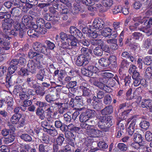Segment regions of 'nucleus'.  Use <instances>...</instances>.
I'll list each match as a JSON object with an SVG mask.
<instances>
[{
    "label": "nucleus",
    "mask_w": 152,
    "mask_h": 152,
    "mask_svg": "<svg viewBox=\"0 0 152 152\" xmlns=\"http://www.w3.org/2000/svg\"><path fill=\"white\" fill-rule=\"evenodd\" d=\"M11 15L7 12H0V19L4 18L2 22V28L4 31L8 35L10 34L11 28L13 23V20L10 19Z\"/></svg>",
    "instance_id": "1"
},
{
    "label": "nucleus",
    "mask_w": 152,
    "mask_h": 152,
    "mask_svg": "<svg viewBox=\"0 0 152 152\" xmlns=\"http://www.w3.org/2000/svg\"><path fill=\"white\" fill-rule=\"evenodd\" d=\"M11 123L13 124H17L19 127H23L25 125V119L18 114L14 115L10 119Z\"/></svg>",
    "instance_id": "2"
},
{
    "label": "nucleus",
    "mask_w": 152,
    "mask_h": 152,
    "mask_svg": "<svg viewBox=\"0 0 152 152\" xmlns=\"http://www.w3.org/2000/svg\"><path fill=\"white\" fill-rule=\"evenodd\" d=\"M60 36L62 41L61 48L64 49H70V48L69 44L70 35L68 36L66 33L61 32L60 34Z\"/></svg>",
    "instance_id": "3"
},
{
    "label": "nucleus",
    "mask_w": 152,
    "mask_h": 152,
    "mask_svg": "<svg viewBox=\"0 0 152 152\" xmlns=\"http://www.w3.org/2000/svg\"><path fill=\"white\" fill-rule=\"evenodd\" d=\"M37 67L39 69L41 68L42 65L40 64V63H35L32 60L28 61L27 66V69L28 71L31 72L32 73H34L36 72Z\"/></svg>",
    "instance_id": "4"
},
{
    "label": "nucleus",
    "mask_w": 152,
    "mask_h": 152,
    "mask_svg": "<svg viewBox=\"0 0 152 152\" xmlns=\"http://www.w3.org/2000/svg\"><path fill=\"white\" fill-rule=\"evenodd\" d=\"M88 57L84 55H80L78 56L75 61L76 64L79 66H85L89 62Z\"/></svg>",
    "instance_id": "5"
},
{
    "label": "nucleus",
    "mask_w": 152,
    "mask_h": 152,
    "mask_svg": "<svg viewBox=\"0 0 152 152\" xmlns=\"http://www.w3.org/2000/svg\"><path fill=\"white\" fill-rule=\"evenodd\" d=\"M136 121L135 118L133 116H131L128 119V123L130 122L131 123L127 129V131L128 133L131 136L132 135L134 132Z\"/></svg>",
    "instance_id": "6"
},
{
    "label": "nucleus",
    "mask_w": 152,
    "mask_h": 152,
    "mask_svg": "<svg viewBox=\"0 0 152 152\" xmlns=\"http://www.w3.org/2000/svg\"><path fill=\"white\" fill-rule=\"evenodd\" d=\"M92 26L96 30H101L104 26V23L101 18H96L94 19L92 23Z\"/></svg>",
    "instance_id": "7"
},
{
    "label": "nucleus",
    "mask_w": 152,
    "mask_h": 152,
    "mask_svg": "<svg viewBox=\"0 0 152 152\" xmlns=\"http://www.w3.org/2000/svg\"><path fill=\"white\" fill-rule=\"evenodd\" d=\"M98 126L102 131H106L108 127L105 123L106 119V116H100L98 118Z\"/></svg>",
    "instance_id": "8"
},
{
    "label": "nucleus",
    "mask_w": 152,
    "mask_h": 152,
    "mask_svg": "<svg viewBox=\"0 0 152 152\" xmlns=\"http://www.w3.org/2000/svg\"><path fill=\"white\" fill-rule=\"evenodd\" d=\"M4 38V39H3V42L1 44H0V45H3L4 46L0 47V54L4 53L5 50H8L9 49L10 46L9 43L6 42L5 41L7 42L9 40L10 38L8 36H5V37L3 36Z\"/></svg>",
    "instance_id": "9"
},
{
    "label": "nucleus",
    "mask_w": 152,
    "mask_h": 152,
    "mask_svg": "<svg viewBox=\"0 0 152 152\" xmlns=\"http://www.w3.org/2000/svg\"><path fill=\"white\" fill-rule=\"evenodd\" d=\"M82 31L83 33L86 34V36L91 38H96L98 36V34L95 30L92 31L87 27L84 28L82 29Z\"/></svg>",
    "instance_id": "10"
},
{
    "label": "nucleus",
    "mask_w": 152,
    "mask_h": 152,
    "mask_svg": "<svg viewBox=\"0 0 152 152\" xmlns=\"http://www.w3.org/2000/svg\"><path fill=\"white\" fill-rule=\"evenodd\" d=\"M91 127L89 130L87 131V134L90 137H99L101 135L102 132L98 130Z\"/></svg>",
    "instance_id": "11"
},
{
    "label": "nucleus",
    "mask_w": 152,
    "mask_h": 152,
    "mask_svg": "<svg viewBox=\"0 0 152 152\" xmlns=\"http://www.w3.org/2000/svg\"><path fill=\"white\" fill-rule=\"evenodd\" d=\"M141 105L143 108H146L152 112V100L150 99H143L141 102Z\"/></svg>",
    "instance_id": "12"
},
{
    "label": "nucleus",
    "mask_w": 152,
    "mask_h": 152,
    "mask_svg": "<svg viewBox=\"0 0 152 152\" xmlns=\"http://www.w3.org/2000/svg\"><path fill=\"white\" fill-rule=\"evenodd\" d=\"M120 109H123L124 112L123 113V115H125L129 113V111L132 109V107L131 105L127 103L122 104L120 105Z\"/></svg>",
    "instance_id": "13"
},
{
    "label": "nucleus",
    "mask_w": 152,
    "mask_h": 152,
    "mask_svg": "<svg viewBox=\"0 0 152 152\" xmlns=\"http://www.w3.org/2000/svg\"><path fill=\"white\" fill-rule=\"evenodd\" d=\"M100 82H94V84L101 88H103L104 87V85L108 82V79L105 78H100L99 79Z\"/></svg>",
    "instance_id": "14"
},
{
    "label": "nucleus",
    "mask_w": 152,
    "mask_h": 152,
    "mask_svg": "<svg viewBox=\"0 0 152 152\" xmlns=\"http://www.w3.org/2000/svg\"><path fill=\"white\" fill-rule=\"evenodd\" d=\"M89 87V86L87 85L86 86H80V89L83 92V95L84 96H89L91 91Z\"/></svg>",
    "instance_id": "15"
},
{
    "label": "nucleus",
    "mask_w": 152,
    "mask_h": 152,
    "mask_svg": "<svg viewBox=\"0 0 152 152\" xmlns=\"http://www.w3.org/2000/svg\"><path fill=\"white\" fill-rule=\"evenodd\" d=\"M73 10H68L67 8L63 9L61 11V13L62 14H67L72 12L73 14H76L78 13L80 10L77 7H74Z\"/></svg>",
    "instance_id": "16"
},
{
    "label": "nucleus",
    "mask_w": 152,
    "mask_h": 152,
    "mask_svg": "<svg viewBox=\"0 0 152 152\" xmlns=\"http://www.w3.org/2000/svg\"><path fill=\"white\" fill-rule=\"evenodd\" d=\"M23 25V24L21 23L20 24L17 21L15 22L14 25L15 30H16L17 31H19V35H20V36H21L22 35V28Z\"/></svg>",
    "instance_id": "17"
},
{
    "label": "nucleus",
    "mask_w": 152,
    "mask_h": 152,
    "mask_svg": "<svg viewBox=\"0 0 152 152\" xmlns=\"http://www.w3.org/2000/svg\"><path fill=\"white\" fill-rule=\"evenodd\" d=\"M77 43V39L74 36L70 35L69 44L70 43L69 45L70 48L69 49L76 46Z\"/></svg>",
    "instance_id": "18"
},
{
    "label": "nucleus",
    "mask_w": 152,
    "mask_h": 152,
    "mask_svg": "<svg viewBox=\"0 0 152 152\" xmlns=\"http://www.w3.org/2000/svg\"><path fill=\"white\" fill-rule=\"evenodd\" d=\"M113 112V107L111 105H109L106 107L101 111L102 115H104L110 114Z\"/></svg>",
    "instance_id": "19"
},
{
    "label": "nucleus",
    "mask_w": 152,
    "mask_h": 152,
    "mask_svg": "<svg viewBox=\"0 0 152 152\" xmlns=\"http://www.w3.org/2000/svg\"><path fill=\"white\" fill-rule=\"evenodd\" d=\"M88 67V70L89 71L91 75H92V76H93V75L95 74V77H97L98 75L96 73L99 71V69L96 67L93 66H90Z\"/></svg>",
    "instance_id": "20"
},
{
    "label": "nucleus",
    "mask_w": 152,
    "mask_h": 152,
    "mask_svg": "<svg viewBox=\"0 0 152 152\" xmlns=\"http://www.w3.org/2000/svg\"><path fill=\"white\" fill-rule=\"evenodd\" d=\"M112 29L108 27L105 28L101 31V35L104 37H109L111 35Z\"/></svg>",
    "instance_id": "21"
},
{
    "label": "nucleus",
    "mask_w": 152,
    "mask_h": 152,
    "mask_svg": "<svg viewBox=\"0 0 152 152\" xmlns=\"http://www.w3.org/2000/svg\"><path fill=\"white\" fill-rule=\"evenodd\" d=\"M107 42L111 44V48L113 50H115L118 48V46L116 44L117 40L115 39H110L107 40Z\"/></svg>",
    "instance_id": "22"
},
{
    "label": "nucleus",
    "mask_w": 152,
    "mask_h": 152,
    "mask_svg": "<svg viewBox=\"0 0 152 152\" xmlns=\"http://www.w3.org/2000/svg\"><path fill=\"white\" fill-rule=\"evenodd\" d=\"M134 142L145 144V142L142 141V138L140 134L138 133H134Z\"/></svg>",
    "instance_id": "23"
},
{
    "label": "nucleus",
    "mask_w": 152,
    "mask_h": 152,
    "mask_svg": "<svg viewBox=\"0 0 152 152\" xmlns=\"http://www.w3.org/2000/svg\"><path fill=\"white\" fill-rule=\"evenodd\" d=\"M99 63L101 66L105 67L108 66L110 64L109 60L104 58H102L99 60Z\"/></svg>",
    "instance_id": "24"
},
{
    "label": "nucleus",
    "mask_w": 152,
    "mask_h": 152,
    "mask_svg": "<svg viewBox=\"0 0 152 152\" xmlns=\"http://www.w3.org/2000/svg\"><path fill=\"white\" fill-rule=\"evenodd\" d=\"M5 103H6L8 107H11L13 105L14 102L12 98L9 96L6 97L4 99Z\"/></svg>",
    "instance_id": "25"
},
{
    "label": "nucleus",
    "mask_w": 152,
    "mask_h": 152,
    "mask_svg": "<svg viewBox=\"0 0 152 152\" xmlns=\"http://www.w3.org/2000/svg\"><path fill=\"white\" fill-rule=\"evenodd\" d=\"M32 103L31 101L30 100H25L21 106V110L23 111H25L26 110V107L31 105Z\"/></svg>",
    "instance_id": "26"
},
{
    "label": "nucleus",
    "mask_w": 152,
    "mask_h": 152,
    "mask_svg": "<svg viewBox=\"0 0 152 152\" xmlns=\"http://www.w3.org/2000/svg\"><path fill=\"white\" fill-rule=\"evenodd\" d=\"M151 9L152 10L151 11L150 10L148 11L145 13L146 17L145 18H142L141 17L140 18H137L135 19V20H137L138 22H140L141 23H143L144 20V19H145V18L148 17V16H149L150 15L152 14V13L151 12L152 11V9Z\"/></svg>",
    "instance_id": "27"
},
{
    "label": "nucleus",
    "mask_w": 152,
    "mask_h": 152,
    "mask_svg": "<svg viewBox=\"0 0 152 152\" xmlns=\"http://www.w3.org/2000/svg\"><path fill=\"white\" fill-rule=\"evenodd\" d=\"M150 126L149 123L146 121H143L141 122L140 124V126L142 129L147 130L149 128Z\"/></svg>",
    "instance_id": "28"
},
{
    "label": "nucleus",
    "mask_w": 152,
    "mask_h": 152,
    "mask_svg": "<svg viewBox=\"0 0 152 152\" xmlns=\"http://www.w3.org/2000/svg\"><path fill=\"white\" fill-rule=\"evenodd\" d=\"M64 140V135L62 134H60L57 137L56 140V142L57 145H61L63 143Z\"/></svg>",
    "instance_id": "29"
},
{
    "label": "nucleus",
    "mask_w": 152,
    "mask_h": 152,
    "mask_svg": "<svg viewBox=\"0 0 152 152\" xmlns=\"http://www.w3.org/2000/svg\"><path fill=\"white\" fill-rule=\"evenodd\" d=\"M102 3L104 6L106 7H110L113 4L112 0H102Z\"/></svg>",
    "instance_id": "30"
},
{
    "label": "nucleus",
    "mask_w": 152,
    "mask_h": 152,
    "mask_svg": "<svg viewBox=\"0 0 152 152\" xmlns=\"http://www.w3.org/2000/svg\"><path fill=\"white\" fill-rule=\"evenodd\" d=\"M146 78L150 79L152 76V68L151 67H148L147 68L145 75Z\"/></svg>",
    "instance_id": "31"
},
{
    "label": "nucleus",
    "mask_w": 152,
    "mask_h": 152,
    "mask_svg": "<svg viewBox=\"0 0 152 152\" xmlns=\"http://www.w3.org/2000/svg\"><path fill=\"white\" fill-rule=\"evenodd\" d=\"M49 50L48 49L45 45L44 44H42L39 52L48 55V52L49 53Z\"/></svg>",
    "instance_id": "32"
},
{
    "label": "nucleus",
    "mask_w": 152,
    "mask_h": 152,
    "mask_svg": "<svg viewBox=\"0 0 152 152\" xmlns=\"http://www.w3.org/2000/svg\"><path fill=\"white\" fill-rule=\"evenodd\" d=\"M93 53L95 55L101 56L102 54L103 51L101 48L97 47L94 50Z\"/></svg>",
    "instance_id": "33"
},
{
    "label": "nucleus",
    "mask_w": 152,
    "mask_h": 152,
    "mask_svg": "<svg viewBox=\"0 0 152 152\" xmlns=\"http://www.w3.org/2000/svg\"><path fill=\"white\" fill-rule=\"evenodd\" d=\"M20 137L21 139L27 142H31L32 140L31 136L27 134H23L20 136Z\"/></svg>",
    "instance_id": "34"
},
{
    "label": "nucleus",
    "mask_w": 152,
    "mask_h": 152,
    "mask_svg": "<svg viewBox=\"0 0 152 152\" xmlns=\"http://www.w3.org/2000/svg\"><path fill=\"white\" fill-rule=\"evenodd\" d=\"M152 40L150 39H148L145 40L143 42L142 45V47L148 48L150 47L151 46Z\"/></svg>",
    "instance_id": "35"
},
{
    "label": "nucleus",
    "mask_w": 152,
    "mask_h": 152,
    "mask_svg": "<svg viewBox=\"0 0 152 152\" xmlns=\"http://www.w3.org/2000/svg\"><path fill=\"white\" fill-rule=\"evenodd\" d=\"M44 131L47 132L49 134L53 136L56 135L58 134L57 131L54 129H44Z\"/></svg>",
    "instance_id": "36"
},
{
    "label": "nucleus",
    "mask_w": 152,
    "mask_h": 152,
    "mask_svg": "<svg viewBox=\"0 0 152 152\" xmlns=\"http://www.w3.org/2000/svg\"><path fill=\"white\" fill-rule=\"evenodd\" d=\"M88 118L94 117L96 115V112L94 110L88 109L86 112Z\"/></svg>",
    "instance_id": "37"
},
{
    "label": "nucleus",
    "mask_w": 152,
    "mask_h": 152,
    "mask_svg": "<svg viewBox=\"0 0 152 152\" xmlns=\"http://www.w3.org/2000/svg\"><path fill=\"white\" fill-rule=\"evenodd\" d=\"M19 97L22 100H26L29 99V96L28 95L26 92H22L19 94Z\"/></svg>",
    "instance_id": "38"
},
{
    "label": "nucleus",
    "mask_w": 152,
    "mask_h": 152,
    "mask_svg": "<svg viewBox=\"0 0 152 152\" xmlns=\"http://www.w3.org/2000/svg\"><path fill=\"white\" fill-rule=\"evenodd\" d=\"M89 119L86 113L81 114L80 117L79 119L81 122H85Z\"/></svg>",
    "instance_id": "39"
},
{
    "label": "nucleus",
    "mask_w": 152,
    "mask_h": 152,
    "mask_svg": "<svg viewBox=\"0 0 152 152\" xmlns=\"http://www.w3.org/2000/svg\"><path fill=\"white\" fill-rule=\"evenodd\" d=\"M112 117L108 116L106 117V119L105 121V123L108 127H109L113 124L112 121Z\"/></svg>",
    "instance_id": "40"
},
{
    "label": "nucleus",
    "mask_w": 152,
    "mask_h": 152,
    "mask_svg": "<svg viewBox=\"0 0 152 152\" xmlns=\"http://www.w3.org/2000/svg\"><path fill=\"white\" fill-rule=\"evenodd\" d=\"M37 114L39 116L40 118L42 120L44 119L45 118L44 112L42 110L38 108L36 112Z\"/></svg>",
    "instance_id": "41"
},
{
    "label": "nucleus",
    "mask_w": 152,
    "mask_h": 152,
    "mask_svg": "<svg viewBox=\"0 0 152 152\" xmlns=\"http://www.w3.org/2000/svg\"><path fill=\"white\" fill-rule=\"evenodd\" d=\"M101 75L104 78L107 79L112 77L113 75L112 73L107 72H102L101 73Z\"/></svg>",
    "instance_id": "42"
},
{
    "label": "nucleus",
    "mask_w": 152,
    "mask_h": 152,
    "mask_svg": "<svg viewBox=\"0 0 152 152\" xmlns=\"http://www.w3.org/2000/svg\"><path fill=\"white\" fill-rule=\"evenodd\" d=\"M15 139V136L14 135H10L8 137L5 138L4 141L6 143L8 144L12 142Z\"/></svg>",
    "instance_id": "43"
},
{
    "label": "nucleus",
    "mask_w": 152,
    "mask_h": 152,
    "mask_svg": "<svg viewBox=\"0 0 152 152\" xmlns=\"http://www.w3.org/2000/svg\"><path fill=\"white\" fill-rule=\"evenodd\" d=\"M80 126L83 129H85L86 131L87 134V131L90 129L91 127H92V126L89 125L85 123H82L80 124Z\"/></svg>",
    "instance_id": "44"
},
{
    "label": "nucleus",
    "mask_w": 152,
    "mask_h": 152,
    "mask_svg": "<svg viewBox=\"0 0 152 152\" xmlns=\"http://www.w3.org/2000/svg\"><path fill=\"white\" fill-rule=\"evenodd\" d=\"M112 101V98L109 95H106L104 97V102L106 104H110Z\"/></svg>",
    "instance_id": "45"
},
{
    "label": "nucleus",
    "mask_w": 152,
    "mask_h": 152,
    "mask_svg": "<svg viewBox=\"0 0 152 152\" xmlns=\"http://www.w3.org/2000/svg\"><path fill=\"white\" fill-rule=\"evenodd\" d=\"M129 7L127 5H126L125 6L123 7H121V12L125 15H128L129 12Z\"/></svg>",
    "instance_id": "46"
},
{
    "label": "nucleus",
    "mask_w": 152,
    "mask_h": 152,
    "mask_svg": "<svg viewBox=\"0 0 152 152\" xmlns=\"http://www.w3.org/2000/svg\"><path fill=\"white\" fill-rule=\"evenodd\" d=\"M145 138L147 141L152 140V133L149 131H147L145 132Z\"/></svg>",
    "instance_id": "47"
},
{
    "label": "nucleus",
    "mask_w": 152,
    "mask_h": 152,
    "mask_svg": "<svg viewBox=\"0 0 152 152\" xmlns=\"http://www.w3.org/2000/svg\"><path fill=\"white\" fill-rule=\"evenodd\" d=\"M81 73L83 75L87 76H92V75H91L89 71L88 70V67L86 69L85 68H83L81 70Z\"/></svg>",
    "instance_id": "48"
},
{
    "label": "nucleus",
    "mask_w": 152,
    "mask_h": 152,
    "mask_svg": "<svg viewBox=\"0 0 152 152\" xmlns=\"http://www.w3.org/2000/svg\"><path fill=\"white\" fill-rule=\"evenodd\" d=\"M43 55L41 54L37 53V55L35 58V59L37 61L36 63H40L39 61L43 60Z\"/></svg>",
    "instance_id": "49"
},
{
    "label": "nucleus",
    "mask_w": 152,
    "mask_h": 152,
    "mask_svg": "<svg viewBox=\"0 0 152 152\" xmlns=\"http://www.w3.org/2000/svg\"><path fill=\"white\" fill-rule=\"evenodd\" d=\"M118 147L122 151H126L127 148V146L123 143H119L118 145Z\"/></svg>",
    "instance_id": "50"
},
{
    "label": "nucleus",
    "mask_w": 152,
    "mask_h": 152,
    "mask_svg": "<svg viewBox=\"0 0 152 152\" xmlns=\"http://www.w3.org/2000/svg\"><path fill=\"white\" fill-rule=\"evenodd\" d=\"M42 44L38 42L34 43L33 45L34 49L36 51L39 52Z\"/></svg>",
    "instance_id": "51"
},
{
    "label": "nucleus",
    "mask_w": 152,
    "mask_h": 152,
    "mask_svg": "<svg viewBox=\"0 0 152 152\" xmlns=\"http://www.w3.org/2000/svg\"><path fill=\"white\" fill-rule=\"evenodd\" d=\"M93 45H95L100 46L101 47L104 44L103 41L101 40L94 39L92 42Z\"/></svg>",
    "instance_id": "52"
},
{
    "label": "nucleus",
    "mask_w": 152,
    "mask_h": 152,
    "mask_svg": "<svg viewBox=\"0 0 152 152\" xmlns=\"http://www.w3.org/2000/svg\"><path fill=\"white\" fill-rule=\"evenodd\" d=\"M37 24L39 27H42L44 25V20L40 18H38L36 20Z\"/></svg>",
    "instance_id": "53"
},
{
    "label": "nucleus",
    "mask_w": 152,
    "mask_h": 152,
    "mask_svg": "<svg viewBox=\"0 0 152 152\" xmlns=\"http://www.w3.org/2000/svg\"><path fill=\"white\" fill-rule=\"evenodd\" d=\"M28 69L22 68L19 72V74L21 76H27L28 75Z\"/></svg>",
    "instance_id": "54"
},
{
    "label": "nucleus",
    "mask_w": 152,
    "mask_h": 152,
    "mask_svg": "<svg viewBox=\"0 0 152 152\" xmlns=\"http://www.w3.org/2000/svg\"><path fill=\"white\" fill-rule=\"evenodd\" d=\"M143 145H144V144L135 142H134L132 143L131 144L132 146L136 149H141V146Z\"/></svg>",
    "instance_id": "55"
},
{
    "label": "nucleus",
    "mask_w": 152,
    "mask_h": 152,
    "mask_svg": "<svg viewBox=\"0 0 152 152\" xmlns=\"http://www.w3.org/2000/svg\"><path fill=\"white\" fill-rule=\"evenodd\" d=\"M17 67L16 66L12 64H11L10 66L8 68V70L10 74H13L15 71L16 70Z\"/></svg>",
    "instance_id": "56"
},
{
    "label": "nucleus",
    "mask_w": 152,
    "mask_h": 152,
    "mask_svg": "<svg viewBox=\"0 0 152 152\" xmlns=\"http://www.w3.org/2000/svg\"><path fill=\"white\" fill-rule=\"evenodd\" d=\"M44 76V72L43 71L41 70L37 74V77L38 80L41 81H42Z\"/></svg>",
    "instance_id": "57"
},
{
    "label": "nucleus",
    "mask_w": 152,
    "mask_h": 152,
    "mask_svg": "<svg viewBox=\"0 0 152 152\" xmlns=\"http://www.w3.org/2000/svg\"><path fill=\"white\" fill-rule=\"evenodd\" d=\"M22 91V88L19 86H17L15 87V88L13 91V92L14 94H17L18 93L21 92Z\"/></svg>",
    "instance_id": "58"
},
{
    "label": "nucleus",
    "mask_w": 152,
    "mask_h": 152,
    "mask_svg": "<svg viewBox=\"0 0 152 152\" xmlns=\"http://www.w3.org/2000/svg\"><path fill=\"white\" fill-rule=\"evenodd\" d=\"M45 42L47 44L48 48L50 50L53 49L55 47L54 44L49 41L46 40Z\"/></svg>",
    "instance_id": "59"
},
{
    "label": "nucleus",
    "mask_w": 152,
    "mask_h": 152,
    "mask_svg": "<svg viewBox=\"0 0 152 152\" xmlns=\"http://www.w3.org/2000/svg\"><path fill=\"white\" fill-rule=\"evenodd\" d=\"M98 145L101 148L105 149L108 147V145L105 142H99Z\"/></svg>",
    "instance_id": "60"
},
{
    "label": "nucleus",
    "mask_w": 152,
    "mask_h": 152,
    "mask_svg": "<svg viewBox=\"0 0 152 152\" xmlns=\"http://www.w3.org/2000/svg\"><path fill=\"white\" fill-rule=\"evenodd\" d=\"M35 104L40 107H43L47 106L46 103L39 101H36Z\"/></svg>",
    "instance_id": "61"
},
{
    "label": "nucleus",
    "mask_w": 152,
    "mask_h": 152,
    "mask_svg": "<svg viewBox=\"0 0 152 152\" xmlns=\"http://www.w3.org/2000/svg\"><path fill=\"white\" fill-rule=\"evenodd\" d=\"M102 50L105 52L109 53L110 52V49L108 46L106 44H104L101 47Z\"/></svg>",
    "instance_id": "62"
},
{
    "label": "nucleus",
    "mask_w": 152,
    "mask_h": 152,
    "mask_svg": "<svg viewBox=\"0 0 152 152\" xmlns=\"http://www.w3.org/2000/svg\"><path fill=\"white\" fill-rule=\"evenodd\" d=\"M141 149H143L144 150L141 152H151V150L149 148H148L146 145H143L141 146Z\"/></svg>",
    "instance_id": "63"
},
{
    "label": "nucleus",
    "mask_w": 152,
    "mask_h": 152,
    "mask_svg": "<svg viewBox=\"0 0 152 152\" xmlns=\"http://www.w3.org/2000/svg\"><path fill=\"white\" fill-rule=\"evenodd\" d=\"M64 120L66 123L70 122L71 121V116L67 114H65L64 115Z\"/></svg>",
    "instance_id": "64"
}]
</instances>
